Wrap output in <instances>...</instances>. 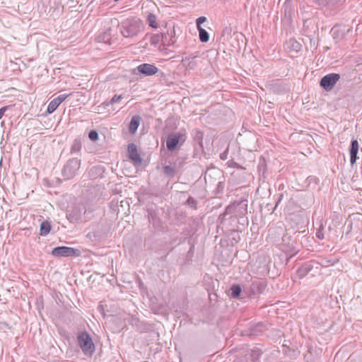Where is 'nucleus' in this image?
<instances>
[{
  "label": "nucleus",
  "instance_id": "1",
  "mask_svg": "<svg viewBox=\"0 0 362 362\" xmlns=\"http://www.w3.org/2000/svg\"><path fill=\"white\" fill-rule=\"evenodd\" d=\"M118 26L121 34L127 38H133L144 30L143 21L136 17L127 18Z\"/></svg>",
  "mask_w": 362,
  "mask_h": 362
},
{
  "label": "nucleus",
  "instance_id": "2",
  "mask_svg": "<svg viewBox=\"0 0 362 362\" xmlns=\"http://www.w3.org/2000/svg\"><path fill=\"white\" fill-rule=\"evenodd\" d=\"M77 341L79 347L86 356H92L95 350V344L91 336L86 332H80L77 334Z\"/></svg>",
  "mask_w": 362,
  "mask_h": 362
},
{
  "label": "nucleus",
  "instance_id": "3",
  "mask_svg": "<svg viewBox=\"0 0 362 362\" xmlns=\"http://www.w3.org/2000/svg\"><path fill=\"white\" fill-rule=\"evenodd\" d=\"M81 160L76 158L69 159L63 168V175L66 179L74 177L80 168Z\"/></svg>",
  "mask_w": 362,
  "mask_h": 362
},
{
  "label": "nucleus",
  "instance_id": "4",
  "mask_svg": "<svg viewBox=\"0 0 362 362\" xmlns=\"http://www.w3.org/2000/svg\"><path fill=\"white\" fill-rule=\"evenodd\" d=\"M80 250L66 246H59L54 247L52 255L57 257H78L80 255Z\"/></svg>",
  "mask_w": 362,
  "mask_h": 362
},
{
  "label": "nucleus",
  "instance_id": "5",
  "mask_svg": "<svg viewBox=\"0 0 362 362\" xmlns=\"http://www.w3.org/2000/svg\"><path fill=\"white\" fill-rule=\"evenodd\" d=\"M159 71L158 67L153 64L144 63L139 65L133 70V74L142 76H151L155 75Z\"/></svg>",
  "mask_w": 362,
  "mask_h": 362
},
{
  "label": "nucleus",
  "instance_id": "6",
  "mask_svg": "<svg viewBox=\"0 0 362 362\" xmlns=\"http://www.w3.org/2000/svg\"><path fill=\"white\" fill-rule=\"evenodd\" d=\"M339 78L340 75L339 74H329L321 78L320 81V85L325 90L329 91L334 88V86L336 85Z\"/></svg>",
  "mask_w": 362,
  "mask_h": 362
},
{
  "label": "nucleus",
  "instance_id": "7",
  "mask_svg": "<svg viewBox=\"0 0 362 362\" xmlns=\"http://www.w3.org/2000/svg\"><path fill=\"white\" fill-rule=\"evenodd\" d=\"M150 42L151 45L154 46L158 45L160 42L164 46H170L172 45V40H168L166 37V35L160 34H153L150 37Z\"/></svg>",
  "mask_w": 362,
  "mask_h": 362
},
{
  "label": "nucleus",
  "instance_id": "8",
  "mask_svg": "<svg viewBox=\"0 0 362 362\" xmlns=\"http://www.w3.org/2000/svg\"><path fill=\"white\" fill-rule=\"evenodd\" d=\"M284 49L291 54H296L302 49V45L294 38H291L284 44Z\"/></svg>",
  "mask_w": 362,
  "mask_h": 362
},
{
  "label": "nucleus",
  "instance_id": "9",
  "mask_svg": "<svg viewBox=\"0 0 362 362\" xmlns=\"http://www.w3.org/2000/svg\"><path fill=\"white\" fill-rule=\"evenodd\" d=\"M182 134L181 133L170 134L166 140V147L168 151H173L177 146Z\"/></svg>",
  "mask_w": 362,
  "mask_h": 362
},
{
  "label": "nucleus",
  "instance_id": "10",
  "mask_svg": "<svg viewBox=\"0 0 362 362\" xmlns=\"http://www.w3.org/2000/svg\"><path fill=\"white\" fill-rule=\"evenodd\" d=\"M127 151L129 158L136 164H140L142 161L139 153H138L136 146L131 143L128 145Z\"/></svg>",
  "mask_w": 362,
  "mask_h": 362
},
{
  "label": "nucleus",
  "instance_id": "11",
  "mask_svg": "<svg viewBox=\"0 0 362 362\" xmlns=\"http://www.w3.org/2000/svg\"><path fill=\"white\" fill-rule=\"evenodd\" d=\"M358 151V142L356 139H352L351 141V146L349 148L350 153V163L351 165L356 163L358 158L357 153Z\"/></svg>",
  "mask_w": 362,
  "mask_h": 362
},
{
  "label": "nucleus",
  "instance_id": "12",
  "mask_svg": "<svg viewBox=\"0 0 362 362\" xmlns=\"http://www.w3.org/2000/svg\"><path fill=\"white\" fill-rule=\"evenodd\" d=\"M266 287V284L263 281L255 280L251 284V291L253 294H259L263 293Z\"/></svg>",
  "mask_w": 362,
  "mask_h": 362
},
{
  "label": "nucleus",
  "instance_id": "13",
  "mask_svg": "<svg viewBox=\"0 0 362 362\" xmlns=\"http://www.w3.org/2000/svg\"><path fill=\"white\" fill-rule=\"evenodd\" d=\"M237 209L235 211V215L240 217H243L245 216L247 213V200H243L240 202L236 203Z\"/></svg>",
  "mask_w": 362,
  "mask_h": 362
},
{
  "label": "nucleus",
  "instance_id": "14",
  "mask_svg": "<svg viewBox=\"0 0 362 362\" xmlns=\"http://www.w3.org/2000/svg\"><path fill=\"white\" fill-rule=\"evenodd\" d=\"M313 269V266L310 264H304L297 270V274L300 279L305 276Z\"/></svg>",
  "mask_w": 362,
  "mask_h": 362
},
{
  "label": "nucleus",
  "instance_id": "15",
  "mask_svg": "<svg viewBox=\"0 0 362 362\" xmlns=\"http://www.w3.org/2000/svg\"><path fill=\"white\" fill-rule=\"evenodd\" d=\"M140 119L141 118L139 116H134L132 118L129 125V131L130 133L134 134L136 132L139 126Z\"/></svg>",
  "mask_w": 362,
  "mask_h": 362
},
{
  "label": "nucleus",
  "instance_id": "16",
  "mask_svg": "<svg viewBox=\"0 0 362 362\" xmlns=\"http://www.w3.org/2000/svg\"><path fill=\"white\" fill-rule=\"evenodd\" d=\"M237 206H238L236 205V202H234L232 204L228 205L226 208L225 211L223 214H220L218 218L221 219L222 221L227 215L235 214Z\"/></svg>",
  "mask_w": 362,
  "mask_h": 362
},
{
  "label": "nucleus",
  "instance_id": "17",
  "mask_svg": "<svg viewBox=\"0 0 362 362\" xmlns=\"http://www.w3.org/2000/svg\"><path fill=\"white\" fill-rule=\"evenodd\" d=\"M146 23L148 25L153 28H158V23L157 22V17L153 13H148L146 17Z\"/></svg>",
  "mask_w": 362,
  "mask_h": 362
},
{
  "label": "nucleus",
  "instance_id": "18",
  "mask_svg": "<svg viewBox=\"0 0 362 362\" xmlns=\"http://www.w3.org/2000/svg\"><path fill=\"white\" fill-rule=\"evenodd\" d=\"M51 230V225L47 221H43L40 224V234L42 236L47 235Z\"/></svg>",
  "mask_w": 362,
  "mask_h": 362
},
{
  "label": "nucleus",
  "instance_id": "19",
  "mask_svg": "<svg viewBox=\"0 0 362 362\" xmlns=\"http://www.w3.org/2000/svg\"><path fill=\"white\" fill-rule=\"evenodd\" d=\"M81 149V141L80 139L76 138L74 140L71 147V153H78Z\"/></svg>",
  "mask_w": 362,
  "mask_h": 362
},
{
  "label": "nucleus",
  "instance_id": "20",
  "mask_svg": "<svg viewBox=\"0 0 362 362\" xmlns=\"http://www.w3.org/2000/svg\"><path fill=\"white\" fill-rule=\"evenodd\" d=\"M197 30L199 31V37L200 41L202 42H208L209 40V35L208 32L202 28H199Z\"/></svg>",
  "mask_w": 362,
  "mask_h": 362
},
{
  "label": "nucleus",
  "instance_id": "21",
  "mask_svg": "<svg viewBox=\"0 0 362 362\" xmlns=\"http://www.w3.org/2000/svg\"><path fill=\"white\" fill-rule=\"evenodd\" d=\"M231 291V297L233 298H237L240 296L242 288L240 285L234 284L230 288Z\"/></svg>",
  "mask_w": 362,
  "mask_h": 362
},
{
  "label": "nucleus",
  "instance_id": "22",
  "mask_svg": "<svg viewBox=\"0 0 362 362\" xmlns=\"http://www.w3.org/2000/svg\"><path fill=\"white\" fill-rule=\"evenodd\" d=\"M122 98V95H115L110 101H105L103 103V105L106 107L110 105H113L115 103H119Z\"/></svg>",
  "mask_w": 362,
  "mask_h": 362
},
{
  "label": "nucleus",
  "instance_id": "23",
  "mask_svg": "<svg viewBox=\"0 0 362 362\" xmlns=\"http://www.w3.org/2000/svg\"><path fill=\"white\" fill-rule=\"evenodd\" d=\"M163 173L165 175L169 177H173L175 175V170L170 165H165L163 167Z\"/></svg>",
  "mask_w": 362,
  "mask_h": 362
},
{
  "label": "nucleus",
  "instance_id": "24",
  "mask_svg": "<svg viewBox=\"0 0 362 362\" xmlns=\"http://www.w3.org/2000/svg\"><path fill=\"white\" fill-rule=\"evenodd\" d=\"M59 104L57 103V101L55 99H53L50 101V103L48 105L47 112L49 114L52 113L54 111L56 110V109L59 107Z\"/></svg>",
  "mask_w": 362,
  "mask_h": 362
},
{
  "label": "nucleus",
  "instance_id": "25",
  "mask_svg": "<svg viewBox=\"0 0 362 362\" xmlns=\"http://www.w3.org/2000/svg\"><path fill=\"white\" fill-rule=\"evenodd\" d=\"M163 35H166L168 40H172V45L175 42V30L174 28L168 30L166 33H163Z\"/></svg>",
  "mask_w": 362,
  "mask_h": 362
},
{
  "label": "nucleus",
  "instance_id": "26",
  "mask_svg": "<svg viewBox=\"0 0 362 362\" xmlns=\"http://www.w3.org/2000/svg\"><path fill=\"white\" fill-rule=\"evenodd\" d=\"M187 204L192 209L197 208V201L192 197H189L187 202Z\"/></svg>",
  "mask_w": 362,
  "mask_h": 362
},
{
  "label": "nucleus",
  "instance_id": "27",
  "mask_svg": "<svg viewBox=\"0 0 362 362\" xmlns=\"http://www.w3.org/2000/svg\"><path fill=\"white\" fill-rule=\"evenodd\" d=\"M88 137L91 141H96L98 139V132L95 130H91L88 133Z\"/></svg>",
  "mask_w": 362,
  "mask_h": 362
},
{
  "label": "nucleus",
  "instance_id": "28",
  "mask_svg": "<svg viewBox=\"0 0 362 362\" xmlns=\"http://www.w3.org/2000/svg\"><path fill=\"white\" fill-rule=\"evenodd\" d=\"M69 94H62L59 95L57 98H54L57 103L60 105L63 101H64L68 97Z\"/></svg>",
  "mask_w": 362,
  "mask_h": 362
},
{
  "label": "nucleus",
  "instance_id": "29",
  "mask_svg": "<svg viewBox=\"0 0 362 362\" xmlns=\"http://www.w3.org/2000/svg\"><path fill=\"white\" fill-rule=\"evenodd\" d=\"M205 21H206V17H204V16L199 17L196 21L197 29H199V28H202L201 24L204 23Z\"/></svg>",
  "mask_w": 362,
  "mask_h": 362
},
{
  "label": "nucleus",
  "instance_id": "30",
  "mask_svg": "<svg viewBox=\"0 0 362 362\" xmlns=\"http://www.w3.org/2000/svg\"><path fill=\"white\" fill-rule=\"evenodd\" d=\"M231 33H232L231 27L227 26L223 28V30L222 31V36H225V35L230 36Z\"/></svg>",
  "mask_w": 362,
  "mask_h": 362
},
{
  "label": "nucleus",
  "instance_id": "31",
  "mask_svg": "<svg viewBox=\"0 0 362 362\" xmlns=\"http://www.w3.org/2000/svg\"><path fill=\"white\" fill-rule=\"evenodd\" d=\"M8 107L9 106H4L0 109V119L2 118L4 112L8 110Z\"/></svg>",
  "mask_w": 362,
  "mask_h": 362
},
{
  "label": "nucleus",
  "instance_id": "32",
  "mask_svg": "<svg viewBox=\"0 0 362 362\" xmlns=\"http://www.w3.org/2000/svg\"><path fill=\"white\" fill-rule=\"evenodd\" d=\"M260 356V353L258 350L257 351H253V354L252 355V360H256L259 358V356Z\"/></svg>",
  "mask_w": 362,
  "mask_h": 362
},
{
  "label": "nucleus",
  "instance_id": "33",
  "mask_svg": "<svg viewBox=\"0 0 362 362\" xmlns=\"http://www.w3.org/2000/svg\"><path fill=\"white\" fill-rule=\"evenodd\" d=\"M316 236L320 238V239H323L324 238V235L323 233L321 232V231H317V233H316Z\"/></svg>",
  "mask_w": 362,
  "mask_h": 362
},
{
  "label": "nucleus",
  "instance_id": "34",
  "mask_svg": "<svg viewBox=\"0 0 362 362\" xmlns=\"http://www.w3.org/2000/svg\"><path fill=\"white\" fill-rule=\"evenodd\" d=\"M220 158H221V160H226V158H227V156H226V152H224V153H221V154L220 155Z\"/></svg>",
  "mask_w": 362,
  "mask_h": 362
},
{
  "label": "nucleus",
  "instance_id": "35",
  "mask_svg": "<svg viewBox=\"0 0 362 362\" xmlns=\"http://www.w3.org/2000/svg\"><path fill=\"white\" fill-rule=\"evenodd\" d=\"M283 197H284V194L282 193V194L280 195V199H279V202L276 203V206L278 205L279 202L281 201V199H282V198H283Z\"/></svg>",
  "mask_w": 362,
  "mask_h": 362
}]
</instances>
